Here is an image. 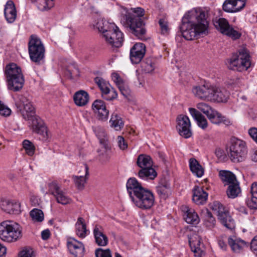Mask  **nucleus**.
<instances>
[{"mask_svg":"<svg viewBox=\"0 0 257 257\" xmlns=\"http://www.w3.org/2000/svg\"><path fill=\"white\" fill-rule=\"evenodd\" d=\"M4 15L7 21L9 23H13L17 17V11L14 2L9 1L5 5Z\"/></svg>","mask_w":257,"mask_h":257,"instance_id":"28","label":"nucleus"},{"mask_svg":"<svg viewBox=\"0 0 257 257\" xmlns=\"http://www.w3.org/2000/svg\"><path fill=\"white\" fill-rule=\"evenodd\" d=\"M48 187V193L52 195L58 203L66 205L71 202V199L61 190L57 182L53 181L49 183Z\"/></svg>","mask_w":257,"mask_h":257,"instance_id":"13","label":"nucleus"},{"mask_svg":"<svg viewBox=\"0 0 257 257\" xmlns=\"http://www.w3.org/2000/svg\"><path fill=\"white\" fill-rule=\"evenodd\" d=\"M211 208L217 213L218 220L223 226L229 229L234 228V220L230 216L229 212L221 203L218 201H214Z\"/></svg>","mask_w":257,"mask_h":257,"instance_id":"10","label":"nucleus"},{"mask_svg":"<svg viewBox=\"0 0 257 257\" xmlns=\"http://www.w3.org/2000/svg\"><path fill=\"white\" fill-rule=\"evenodd\" d=\"M228 243L232 250L235 253H240L246 245V242L240 239H233L232 237L228 238Z\"/></svg>","mask_w":257,"mask_h":257,"instance_id":"33","label":"nucleus"},{"mask_svg":"<svg viewBox=\"0 0 257 257\" xmlns=\"http://www.w3.org/2000/svg\"><path fill=\"white\" fill-rule=\"evenodd\" d=\"M76 234L81 238H84L86 236V226L84 222V219L82 217H79L75 224Z\"/></svg>","mask_w":257,"mask_h":257,"instance_id":"39","label":"nucleus"},{"mask_svg":"<svg viewBox=\"0 0 257 257\" xmlns=\"http://www.w3.org/2000/svg\"><path fill=\"white\" fill-rule=\"evenodd\" d=\"M204 217V223L206 227L209 228H212L215 226V219L208 209H206Z\"/></svg>","mask_w":257,"mask_h":257,"instance_id":"44","label":"nucleus"},{"mask_svg":"<svg viewBox=\"0 0 257 257\" xmlns=\"http://www.w3.org/2000/svg\"><path fill=\"white\" fill-rule=\"evenodd\" d=\"M121 93L125 97H127L130 94V89L124 83L118 86Z\"/></svg>","mask_w":257,"mask_h":257,"instance_id":"54","label":"nucleus"},{"mask_svg":"<svg viewBox=\"0 0 257 257\" xmlns=\"http://www.w3.org/2000/svg\"><path fill=\"white\" fill-rule=\"evenodd\" d=\"M108 21L104 19H99L97 20V22L94 25V27L96 28L99 32H102L104 31V28L106 24L105 22Z\"/></svg>","mask_w":257,"mask_h":257,"instance_id":"53","label":"nucleus"},{"mask_svg":"<svg viewBox=\"0 0 257 257\" xmlns=\"http://www.w3.org/2000/svg\"><path fill=\"white\" fill-rule=\"evenodd\" d=\"M246 5V0H225L222 10L229 13H235L242 10Z\"/></svg>","mask_w":257,"mask_h":257,"instance_id":"20","label":"nucleus"},{"mask_svg":"<svg viewBox=\"0 0 257 257\" xmlns=\"http://www.w3.org/2000/svg\"><path fill=\"white\" fill-rule=\"evenodd\" d=\"M189 111L196 121L198 125L202 129H205L208 126L207 119L198 110L194 108H189Z\"/></svg>","mask_w":257,"mask_h":257,"instance_id":"31","label":"nucleus"},{"mask_svg":"<svg viewBox=\"0 0 257 257\" xmlns=\"http://www.w3.org/2000/svg\"><path fill=\"white\" fill-rule=\"evenodd\" d=\"M33 251L31 248H25L19 253V257H32Z\"/></svg>","mask_w":257,"mask_h":257,"instance_id":"55","label":"nucleus"},{"mask_svg":"<svg viewBox=\"0 0 257 257\" xmlns=\"http://www.w3.org/2000/svg\"><path fill=\"white\" fill-rule=\"evenodd\" d=\"M92 109L98 120L102 121L107 120L109 110L106 108L103 101L99 99L95 100L92 103Z\"/></svg>","mask_w":257,"mask_h":257,"instance_id":"18","label":"nucleus"},{"mask_svg":"<svg viewBox=\"0 0 257 257\" xmlns=\"http://www.w3.org/2000/svg\"><path fill=\"white\" fill-rule=\"evenodd\" d=\"M207 197L208 194L202 188L196 186L194 188L192 200L196 204H204Z\"/></svg>","mask_w":257,"mask_h":257,"instance_id":"29","label":"nucleus"},{"mask_svg":"<svg viewBox=\"0 0 257 257\" xmlns=\"http://www.w3.org/2000/svg\"><path fill=\"white\" fill-rule=\"evenodd\" d=\"M145 14L144 9L137 7L125 10V13L120 17L121 23L126 28L130 29L132 34L139 39H145L146 32L145 23L141 18Z\"/></svg>","mask_w":257,"mask_h":257,"instance_id":"3","label":"nucleus"},{"mask_svg":"<svg viewBox=\"0 0 257 257\" xmlns=\"http://www.w3.org/2000/svg\"><path fill=\"white\" fill-rule=\"evenodd\" d=\"M95 241L97 245L105 246L108 243V238L104 233V228L100 225L96 224L93 229Z\"/></svg>","mask_w":257,"mask_h":257,"instance_id":"23","label":"nucleus"},{"mask_svg":"<svg viewBox=\"0 0 257 257\" xmlns=\"http://www.w3.org/2000/svg\"><path fill=\"white\" fill-rule=\"evenodd\" d=\"M219 176L225 186H228L238 181L235 175L229 171L221 170L219 173Z\"/></svg>","mask_w":257,"mask_h":257,"instance_id":"32","label":"nucleus"},{"mask_svg":"<svg viewBox=\"0 0 257 257\" xmlns=\"http://www.w3.org/2000/svg\"><path fill=\"white\" fill-rule=\"evenodd\" d=\"M50 232L49 229H45L42 231L41 236L42 238L44 240H47L50 237Z\"/></svg>","mask_w":257,"mask_h":257,"instance_id":"60","label":"nucleus"},{"mask_svg":"<svg viewBox=\"0 0 257 257\" xmlns=\"http://www.w3.org/2000/svg\"><path fill=\"white\" fill-rule=\"evenodd\" d=\"M26 120L29 121V125L33 132L41 135L44 139H48L47 128L39 116L35 114Z\"/></svg>","mask_w":257,"mask_h":257,"instance_id":"15","label":"nucleus"},{"mask_svg":"<svg viewBox=\"0 0 257 257\" xmlns=\"http://www.w3.org/2000/svg\"><path fill=\"white\" fill-rule=\"evenodd\" d=\"M0 207L9 213H17L20 210V204L14 200L2 199L0 201Z\"/></svg>","mask_w":257,"mask_h":257,"instance_id":"27","label":"nucleus"},{"mask_svg":"<svg viewBox=\"0 0 257 257\" xmlns=\"http://www.w3.org/2000/svg\"><path fill=\"white\" fill-rule=\"evenodd\" d=\"M214 25L222 34L234 40L239 39L241 36V34L231 27L224 18H219L214 22Z\"/></svg>","mask_w":257,"mask_h":257,"instance_id":"11","label":"nucleus"},{"mask_svg":"<svg viewBox=\"0 0 257 257\" xmlns=\"http://www.w3.org/2000/svg\"><path fill=\"white\" fill-rule=\"evenodd\" d=\"M104 38L108 44L117 48L121 46L123 41V34L118 28L111 33H107Z\"/></svg>","mask_w":257,"mask_h":257,"instance_id":"21","label":"nucleus"},{"mask_svg":"<svg viewBox=\"0 0 257 257\" xmlns=\"http://www.w3.org/2000/svg\"><path fill=\"white\" fill-rule=\"evenodd\" d=\"M229 97L228 92L224 88L214 87V92L213 93L211 101L217 102H225Z\"/></svg>","mask_w":257,"mask_h":257,"instance_id":"30","label":"nucleus"},{"mask_svg":"<svg viewBox=\"0 0 257 257\" xmlns=\"http://www.w3.org/2000/svg\"><path fill=\"white\" fill-rule=\"evenodd\" d=\"M94 81L100 88L101 95L104 99L111 100L116 98V91L110 86L108 82L100 77H96Z\"/></svg>","mask_w":257,"mask_h":257,"instance_id":"12","label":"nucleus"},{"mask_svg":"<svg viewBox=\"0 0 257 257\" xmlns=\"http://www.w3.org/2000/svg\"><path fill=\"white\" fill-rule=\"evenodd\" d=\"M226 64L231 70L240 72L247 70L251 65L249 51L244 47L239 49L236 53L227 60Z\"/></svg>","mask_w":257,"mask_h":257,"instance_id":"5","label":"nucleus"},{"mask_svg":"<svg viewBox=\"0 0 257 257\" xmlns=\"http://www.w3.org/2000/svg\"><path fill=\"white\" fill-rule=\"evenodd\" d=\"M146 51V46L144 44H135L130 50V59L132 63H139L144 57Z\"/></svg>","mask_w":257,"mask_h":257,"instance_id":"19","label":"nucleus"},{"mask_svg":"<svg viewBox=\"0 0 257 257\" xmlns=\"http://www.w3.org/2000/svg\"><path fill=\"white\" fill-rule=\"evenodd\" d=\"M79 176H73L72 179L75 186L79 190H83L89 176V168L87 164H84L81 166V170L78 172Z\"/></svg>","mask_w":257,"mask_h":257,"instance_id":"22","label":"nucleus"},{"mask_svg":"<svg viewBox=\"0 0 257 257\" xmlns=\"http://www.w3.org/2000/svg\"><path fill=\"white\" fill-rule=\"evenodd\" d=\"M7 249L5 246L0 243V257L3 256L6 253Z\"/></svg>","mask_w":257,"mask_h":257,"instance_id":"62","label":"nucleus"},{"mask_svg":"<svg viewBox=\"0 0 257 257\" xmlns=\"http://www.w3.org/2000/svg\"><path fill=\"white\" fill-rule=\"evenodd\" d=\"M30 59L37 64H41L45 57V49L41 40L35 35H32L28 44Z\"/></svg>","mask_w":257,"mask_h":257,"instance_id":"8","label":"nucleus"},{"mask_svg":"<svg viewBox=\"0 0 257 257\" xmlns=\"http://www.w3.org/2000/svg\"><path fill=\"white\" fill-rule=\"evenodd\" d=\"M126 188L132 202L138 208L147 210L154 205L153 193L144 188L136 178H131L127 180Z\"/></svg>","mask_w":257,"mask_h":257,"instance_id":"2","label":"nucleus"},{"mask_svg":"<svg viewBox=\"0 0 257 257\" xmlns=\"http://www.w3.org/2000/svg\"><path fill=\"white\" fill-rule=\"evenodd\" d=\"M22 237L20 225L13 221H6L0 224V238L9 242L15 241Z\"/></svg>","mask_w":257,"mask_h":257,"instance_id":"6","label":"nucleus"},{"mask_svg":"<svg viewBox=\"0 0 257 257\" xmlns=\"http://www.w3.org/2000/svg\"><path fill=\"white\" fill-rule=\"evenodd\" d=\"M182 209L184 212V219L187 223L193 225H196L199 223L200 221L199 217L194 209L189 208L187 206H183Z\"/></svg>","mask_w":257,"mask_h":257,"instance_id":"25","label":"nucleus"},{"mask_svg":"<svg viewBox=\"0 0 257 257\" xmlns=\"http://www.w3.org/2000/svg\"><path fill=\"white\" fill-rule=\"evenodd\" d=\"M208 28L206 13L200 9H193L186 13L180 27L182 36L187 40H192L201 34L206 35Z\"/></svg>","mask_w":257,"mask_h":257,"instance_id":"1","label":"nucleus"},{"mask_svg":"<svg viewBox=\"0 0 257 257\" xmlns=\"http://www.w3.org/2000/svg\"><path fill=\"white\" fill-rule=\"evenodd\" d=\"M95 254L96 257H112L109 249H103L98 248L95 250Z\"/></svg>","mask_w":257,"mask_h":257,"instance_id":"49","label":"nucleus"},{"mask_svg":"<svg viewBox=\"0 0 257 257\" xmlns=\"http://www.w3.org/2000/svg\"><path fill=\"white\" fill-rule=\"evenodd\" d=\"M215 86L209 83L195 86L192 89V92L198 98L204 100L211 101L213 93L214 92Z\"/></svg>","mask_w":257,"mask_h":257,"instance_id":"14","label":"nucleus"},{"mask_svg":"<svg viewBox=\"0 0 257 257\" xmlns=\"http://www.w3.org/2000/svg\"><path fill=\"white\" fill-rule=\"evenodd\" d=\"M251 198L247 202V206L252 209H257V182L253 183L250 187Z\"/></svg>","mask_w":257,"mask_h":257,"instance_id":"36","label":"nucleus"},{"mask_svg":"<svg viewBox=\"0 0 257 257\" xmlns=\"http://www.w3.org/2000/svg\"><path fill=\"white\" fill-rule=\"evenodd\" d=\"M73 99L75 104L79 106L85 105L88 102V94L84 90H80L75 93Z\"/></svg>","mask_w":257,"mask_h":257,"instance_id":"34","label":"nucleus"},{"mask_svg":"<svg viewBox=\"0 0 257 257\" xmlns=\"http://www.w3.org/2000/svg\"><path fill=\"white\" fill-rule=\"evenodd\" d=\"M30 215L34 222H42L44 218L43 211L39 209L34 208L30 212Z\"/></svg>","mask_w":257,"mask_h":257,"instance_id":"45","label":"nucleus"},{"mask_svg":"<svg viewBox=\"0 0 257 257\" xmlns=\"http://www.w3.org/2000/svg\"><path fill=\"white\" fill-rule=\"evenodd\" d=\"M105 24H106L104 27V31L101 32L103 38L104 37V35L107 33L108 34L111 33L114 30H116V29L118 28V27L113 23H109L108 21L107 22H105Z\"/></svg>","mask_w":257,"mask_h":257,"instance_id":"48","label":"nucleus"},{"mask_svg":"<svg viewBox=\"0 0 257 257\" xmlns=\"http://www.w3.org/2000/svg\"><path fill=\"white\" fill-rule=\"evenodd\" d=\"M209 121L214 124L219 125L222 123L226 125L230 123V120L216 110L213 109L207 116Z\"/></svg>","mask_w":257,"mask_h":257,"instance_id":"26","label":"nucleus"},{"mask_svg":"<svg viewBox=\"0 0 257 257\" xmlns=\"http://www.w3.org/2000/svg\"><path fill=\"white\" fill-rule=\"evenodd\" d=\"M111 77L112 80L115 83L117 86L124 83L122 79L120 78V77L118 74L115 73H112Z\"/></svg>","mask_w":257,"mask_h":257,"instance_id":"58","label":"nucleus"},{"mask_svg":"<svg viewBox=\"0 0 257 257\" xmlns=\"http://www.w3.org/2000/svg\"><path fill=\"white\" fill-rule=\"evenodd\" d=\"M189 167L192 173L197 177H201L204 174V169L194 158L189 160Z\"/></svg>","mask_w":257,"mask_h":257,"instance_id":"35","label":"nucleus"},{"mask_svg":"<svg viewBox=\"0 0 257 257\" xmlns=\"http://www.w3.org/2000/svg\"><path fill=\"white\" fill-rule=\"evenodd\" d=\"M142 70L146 73L153 72L155 69V64L151 58H147L142 63Z\"/></svg>","mask_w":257,"mask_h":257,"instance_id":"43","label":"nucleus"},{"mask_svg":"<svg viewBox=\"0 0 257 257\" xmlns=\"http://www.w3.org/2000/svg\"><path fill=\"white\" fill-rule=\"evenodd\" d=\"M18 107L23 108L20 109L23 118L27 119L32 117L35 114V110L32 104L31 99L24 95H21L19 97V101L17 103Z\"/></svg>","mask_w":257,"mask_h":257,"instance_id":"16","label":"nucleus"},{"mask_svg":"<svg viewBox=\"0 0 257 257\" xmlns=\"http://www.w3.org/2000/svg\"><path fill=\"white\" fill-rule=\"evenodd\" d=\"M218 243L220 247L224 250H225L227 248V244L225 243L224 240L220 238L218 239Z\"/></svg>","mask_w":257,"mask_h":257,"instance_id":"61","label":"nucleus"},{"mask_svg":"<svg viewBox=\"0 0 257 257\" xmlns=\"http://www.w3.org/2000/svg\"><path fill=\"white\" fill-rule=\"evenodd\" d=\"M115 257H122L119 253L116 252L115 253Z\"/></svg>","mask_w":257,"mask_h":257,"instance_id":"64","label":"nucleus"},{"mask_svg":"<svg viewBox=\"0 0 257 257\" xmlns=\"http://www.w3.org/2000/svg\"><path fill=\"white\" fill-rule=\"evenodd\" d=\"M137 164L141 168L138 172L140 178L147 180H154L156 177L157 173L152 167L153 161L149 156L140 155L137 158Z\"/></svg>","mask_w":257,"mask_h":257,"instance_id":"7","label":"nucleus"},{"mask_svg":"<svg viewBox=\"0 0 257 257\" xmlns=\"http://www.w3.org/2000/svg\"><path fill=\"white\" fill-rule=\"evenodd\" d=\"M110 126L114 128L116 131L120 130L123 126V122L120 116L116 113H113L111 115L109 121Z\"/></svg>","mask_w":257,"mask_h":257,"instance_id":"41","label":"nucleus"},{"mask_svg":"<svg viewBox=\"0 0 257 257\" xmlns=\"http://www.w3.org/2000/svg\"><path fill=\"white\" fill-rule=\"evenodd\" d=\"M247 155V148L245 143L237 138H232L230 141L229 157L234 163L244 161Z\"/></svg>","mask_w":257,"mask_h":257,"instance_id":"9","label":"nucleus"},{"mask_svg":"<svg viewBox=\"0 0 257 257\" xmlns=\"http://www.w3.org/2000/svg\"><path fill=\"white\" fill-rule=\"evenodd\" d=\"M12 113L11 109L0 101V114L4 116H8Z\"/></svg>","mask_w":257,"mask_h":257,"instance_id":"52","label":"nucleus"},{"mask_svg":"<svg viewBox=\"0 0 257 257\" xmlns=\"http://www.w3.org/2000/svg\"><path fill=\"white\" fill-rule=\"evenodd\" d=\"M66 73L67 75H69L71 79H73L79 75V70L75 65L69 66Z\"/></svg>","mask_w":257,"mask_h":257,"instance_id":"50","label":"nucleus"},{"mask_svg":"<svg viewBox=\"0 0 257 257\" xmlns=\"http://www.w3.org/2000/svg\"><path fill=\"white\" fill-rule=\"evenodd\" d=\"M23 146L25 150L26 153L28 156H33L35 152V147L31 142L28 140H25L23 142Z\"/></svg>","mask_w":257,"mask_h":257,"instance_id":"46","label":"nucleus"},{"mask_svg":"<svg viewBox=\"0 0 257 257\" xmlns=\"http://www.w3.org/2000/svg\"><path fill=\"white\" fill-rule=\"evenodd\" d=\"M177 128L179 134L185 138H188L191 136V123L188 116L184 115H180L177 118Z\"/></svg>","mask_w":257,"mask_h":257,"instance_id":"17","label":"nucleus"},{"mask_svg":"<svg viewBox=\"0 0 257 257\" xmlns=\"http://www.w3.org/2000/svg\"><path fill=\"white\" fill-rule=\"evenodd\" d=\"M241 193V189L238 181L228 186L226 194L228 198L234 199Z\"/></svg>","mask_w":257,"mask_h":257,"instance_id":"37","label":"nucleus"},{"mask_svg":"<svg viewBox=\"0 0 257 257\" xmlns=\"http://www.w3.org/2000/svg\"><path fill=\"white\" fill-rule=\"evenodd\" d=\"M158 194L161 199H166L171 194V188L168 183L160 184L156 187Z\"/></svg>","mask_w":257,"mask_h":257,"instance_id":"38","label":"nucleus"},{"mask_svg":"<svg viewBox=\"0 0 257 257\" xmlns=\"http://www.w3.org/2000/svg\"><path fill=\"white\" fill-rule=\"evenodd\" d=\"M5 74L9 88L15 91L23 87L25 79L21 68L14 63L7 64L5 68Z\"/></svg>","mask_w":257,"mask_h":257,"instance_id":"4","label":"nucleus"},{"mask_svg":"<svg viewBox=\"0 0 257 257\" xmlns=\"http://www.w3.org/2000/svg\"><path fill=\"white\" fill-rule=\"evenodd\" d=\"M252 160L253 161L257 162V151H255L253 155L252 156Z\"/></svg>","mask_w":257,"mask_h":257,"instance_id":"63","label":"nucleus"},{"mask_svg":"<svg viewBox=\"0 0 257 257\" xmlns=\"http://www.w3.org/2000/svg\"><path fill=\"white\" fill-rule=\"evenodd\" d=\"M197 109L202 111L206 116L210 112L213 108L204 102H200L197 104Z\"/></svg>","mask_w":257,"mask_h":257,"instance_id":"47","label":"nucleus"},{"mask_svg":"<svg viewBox=\"0 0 257 257\" xmlns=\"http://www.w3.org/2000/svg\"><path fill=\"white\" fill-rule=\"evenodd\" d=\"M117 140L118 146L121 150H125L127 148V144L122 137L118 136Z\"/></svg>","mask_w":257,"mask_h":257,"instance_id":"56","label":"nucleus"},{"mask_svg":"<svg viewBox=\"0 0 257 257\" xmlns=\"http://www.w3.org/2000/svg\"><path fill=\"white\" fill-rule=\"evenodd\" d=\"M32 3H36L38 9L41 11L50 10L54 5L53 0H31Z\"/></svg>","mask_w":257,"mask_h":257,"instance_id":"40","label":"nucleus"},{"mask_svg":"<svg viewBox=\"0 0 257 257\" xmlns=\"http://www.w3.org/2000/svg\"><path fill=\"white\" fill-rule=\"evenodd\" d=\"M250 137L257 143V128L251 127L248 130Z\"/></svg>","mask_w":257,"mask_h":257,"instance_id":"59","label":"nucleus"},{"mask_svg":"<svg viewBox=\"0 0 257 257\" xmlns=\"http://www.w3.org/2000/svg\"><path fill=\"white\" fill-rule=\"evenodd\" d=\"M200 243V239L196 241L191 240V239L189 240V244L191 250L194 253V255L196 257H202L204 254V252L199 246Z\"/></svg>","mask_w":257,"mask_h":257,"instance_id":"42","label":"nucleus"},{"mask_svg":"<svg viewBox=\"0 0 257 257\" xmlns=\"http://www.w3.org/2000/svg\"><path fill=\"white\" fill-rule=\"evenodd\" d=\"M161 33L164 35L168 34L169 31L168 22L165 19H161L159 21Z\"/></svg>","mask_w":257,"mask_h":257,"instance_id":"51","label":"nucleus"},{"mask_svg":"<svg viewBox=\"0 0 257 257\" xmlns=\"http://www.w3.org/2000/svg\"><path fill=\"white\" fill-rule=\"evenodd\" d=\"M250 249L253 253L257 256V235L255 236L250 242Z\"/></svg>","mask_w":257,"mask_h":257,"instance_id":"57","label":"nucleus"},{"mask_svg":"<svg viewBox=\"0 0 257 257\" xmlns=\"http://www.w3.org/2000/svg\"><path fill=\"white\" fill-rule=\"evenodd\" d=\"M67 247L70 252L75 257H82L84 254V245L75 239H70L68 241Z\"/></svg>","mask_w":257,"mask_h":257,"instance_id":"24","label":"nucleus"}]
</instances>
